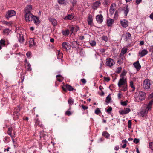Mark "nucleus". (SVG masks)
<instances>
[{
    "label": "nucleus",
    "mask_w": 153,
    "mask_h": 153,
    "mask_svg": "<svg viewBox=\"0 0 153 153\" xmlns=\"http://www.w3.org/2000/svg\"><path fill=\"white\" fill-rule=\"evenodd\" d=\"M16 14L15 11L13 10H9L7 12L6 14V17L8 19L10 17L14 16Z\"/></svg>",
    "instance_id": "obj_3"
},
{
    "label": "nucleus",
    "mask_w": 153,
    "mask_h": 153,
    "mask_svg": "<svg viewBox=\"0 0 153 153\" xmlns=\"http://www.w3.org/2000/svg\"><path fill=\"white\" fill-rule=\"evenodd\" d=\"M101 3L100 1H97L94 3L92 6V8L94 10L97 9L98 7L100 5Z\"/></svg>",
    "instance_id": "obj_15"
},
{
    "label": "nucleus",
    "mask_w": 153,
    "mask_h": 153,
    "mask_svg": "<svg viewBox=\"0 0 153 153\" xmlns=\"http://www.w3.org/2000/svg\"><path fill=\"white\" fill-rule=\"evenodd\" d=\"M96 19L98 23L101 24L103 22V18L102 15L99 14L97 15L96 17Z\"/></svg>",
    "instance_id": "obj_8"
},
{
    "label": "nucleus",
    "mask_w": 153,
    "mask_h": 153,
    "mask_svg": "<svg viewBox=\"0 0 153 153\" xmlns=\"http://www.w3.org/2000/svg\"><path fill=\"white\" fill-rule=\"evenodd\" d=\"M72 113L71 111L69 110L67 111L65 113V114L68 116H70L71 114Z\"/></svg>",
    "instance_id": "obj_50"
},
{
    "label": "nucleus",
    "mask_w": 153,
    "mask_h": 153,
    "mask_svg": "<svg viewBox=\"0 0 153 153\" xmlns=\"http://www.w3.org/2000/svg\"><path fill=\"white\" fill-rule=\"evenodd\" d=\"M33 16L32 13H25L24 15L25 19L26 21L29 22L32 20Z\"/></svg>",
    "instance_id": "obj_4"
},
{
    "label": "nucleus",
    "mask_w": 153,
    "mask_h": 153,
    "mask_svg": "<svg viewBox=\"0 0 153 153\" xmlns=\"http://www.w3.org/2000/svg\"><path fill=\"white\" fill-rule=\"evenodd\" d=\"M127 102L128 101H126L121 102V103L122 105L123 106H126L127 105L126 102Z\"/></svg>",
    "instance_id": "obj_55"
},
{
    "label": "nucleus",
    "mask_w": 153,
    "mask_h": 153,
    "mask_svg": "<svg viewBox=\"0 0 153 153\" xmlns=\"http://www.w3.org/2000/svg\"><path fill=\"white\" fill-rule=\"evenodd\" d=\"M81 81L84 84L86 83V80L84 79H81Z\"/></svg>",
    "instance_id": "obj_64"
},
{
    "label": "nucleus",
    "mask_w": 153,
    "mask_h": 153,
    "mask_svg": "<svg viewBox=\"0 0 153 153\" xmlns=\"http://www.w3.org/2000/svg\"><path fill=\"white\" fill-rule=\"evenodd\" d=\"M3 24H5L7 25H11V23L10 22H8L6 21H4L3 22Z\"/></svg>",
    "instance_id": "obj_56"
},
{
    "label": "nucleus",
    "mask_w": 153,
    "mask_h": 153,
    "mask_svg": "<svg viewBox=\"0 0 153 153\" xmlns=\"http://www.w3.org/2000/svg\"><path fill=\"white\" fill-rule=\"evenodd\" d=\"M148 53V51L146 49L143 50L140 52H139V54L140 56L141 57H143L144 56Z\"/></svg>",
    "instance_id": "obj_17"
},
{
    "label": "nucleus",
    "mask_w": 153,
    "mask_h": 153,
    "mask_svg": "<svg viewBox=\"0 0 153 153\" xmlns=\"http://www.w3.org/2000/svg\"><path fill=\"white\" fill-rule=\"evenodd\" d=\"M126 83H127L126 79H125V78L123 77L122 78H121L120 79L118 85L119 87H120L122 85H123Z\"/></svg>",
    "instance_id": "obj_10"
},
{
    "label": "nucleus",
    "mask_w": 153,
    "mask_h": 153,
    "mask_svg": "<svg viewBox=\"0 0 153 153\" xmlns=\"http://www.w3.org/2000/svg\"><path fill=\"white\" fill-rule=\"evenodd\" d=\"M32 20L33 22L36 24H39L40 22L38 19L35 16L33 15Z\"/></svg>",
    "instance_id": "obj_25"
},
{
    "label": "nucleus",
    "mask_w": 153,
    "mask_h": 153,
    "mask_svg": "<svg viewBox=\"0 0 153 153\" xmlns=\"http://www.w3.org/2000/svg\"><path fill=\"white\" fill-rule=\"evenodd\" d=\"M74 18V16L72 15L68 14L67 16H65L64 18L65 20H71Z\"/></svg>",
    "instance_id": "obj_30"
},
{
    "label": "nucleus",
    "mask_w": 153,
    "mask_h": 153,
    "mask_svg": "<svg viewBox=\"0 0 153 153\" xmlns=\"http://www.w3.org/2000/svg\"><path fill=\"white\" fill-rule=\"evenodd\" d=\"M146 95V94L145 92L143 91H140L137 96V94L134 96L135 100L136 102H141L145 99Z\"/></svg>",
    "instance_id": "obj_1"
},
{
    "label": "nucleus",
    "mask_w": 153,
    "mask_h": 153,
    "mask_svg": "<svg viewBox=\"0 0 153 153\" xmlns=\"http://www.w3.org/2000/svg\"><path fill=\"white\" fill-rule=\"evenodd\" d=\"M71 45L72 48H76L78 47L79 44L77 41H74L71 43Z\"/></svg>",
    "instance_id": "obj_22"
},
{
    "label": "nucleus",
    "mask_w": 153,
    "mask_h": 153,
    "mask_svg": "<svg viewBox=\"0 0 153 153\" xmlns=\"http://www.w3.org/2000/svg\"><path fill=\"white\" fill-rule=\"evenodd\" d=\"M122 69V68L121 67H118L116 70L115 72L117 74H119L121 71Z\"/></svg>",
    "instance_id": "obj_42"
},
{
    "label": "nucleus",
    "mask_w": 153,
    "mask_h": 153,
    "mask_svg": "<svg viewBox=\"0 0 153 153\" xmlns=\"http://www.w3.org/2000/svg\"><path fill=\"white\" fill-rule=\"evenodd\" d=\"M148 111L147 109H143L140 112V114L142 117H144L145 115L147 114Z\"/></svg>",
    "instance_id": "obj_26"
},
{
    "label": "nucleus",
    "mask_w": 153,
    "mask_h": 153,
    "mask_svg": "<svg viewBox=\"0 0 153 153\" xmlns=\"http://www.w3.org/2000/svg\"><path fill=\"white\" fill-rule=\"evenodd\" d=\"M149 146L151 149L153 150V143H149Z\"/></svg>",
    "instance_id": "obj_53"
},
{
    "label": "nucleus",
    "mask_w": 153,
    "mask_h": 153,
    "mask_svg": "<svg viewBox=\"0 0 153 153\" xmlns=\"http://www.w3.org/2000/svg\"><path fill=\"white\" fill-rule=\"evenodd\" d=\"M91 45L92 46H94L96 44V42L94 41H91L90 42Z\"/></svg>",
    "instance_id": "obj_49"
},
{
    "label": "nucleus",
    "mask_w": 153,
    "mask_h": 153,
    "mask_svg": "<svg viewBox=\"0 0 153 153\" xmlns=\"http://www.w3.org/2000/svg\"><path fill=\"white\" fill-rule=\"evenodd\" d=\"M101 39L105 42H107L108 40V38L107 36H103L102 37Z\"/></svg>",
    "instance_id": "obj_46"
},
{
    "label": "nucleus",
    "mask_w": 153,
    "mask_h": 153,
    "mask_svg": "<svg viewBox=\"0 0 153 153\" xmlns=\"http://www.w3.org/2000/svg\"><path fill=\"white\" fill-rule=\"evenodd\" d=\"M62 46L63 48L66 50H68L67 48L70 49L71 48L70 44L65 42H64L62 43Z\"/></svg>",
    "instance_id": "obj_12"
},
{
    "label": "nucleus",
    "mask_w": 153,
    "mask_h": 153,
    "mask_svg": "<svg viewBox=\"0 0 153 153\" xmlns=\"http://www.w3.org/2000/svg\"><path fill=\"white\" fill-rule=\"evenodd\" d=\"M69 104L70 105H72L74 102V100L71 99H69L68 101Z\"/></svg>",
    "instance_id": "obj_45"
},
{
    "label": "nucleus",
    "mask_w": 153,
    "mask_h": 153,
    "mask_svg": "<svg viewBox=\"0 0 153 153\" xmlns=\"http://www.w3.org/2000/svg\"><path fill=\"white\" fill-rule=\"evenodd\" d=\"M153 102V100H151L150 101H149V102L148 104V105L149 106H152Z\"/></svg>",
    "instance_id": "obj_60"
},
{
    "label": "nucleus",
    "mask_w": 153,
    "mask_h": 153,
    "mask_svg": "<svg viewBox=\"0 0 153 153\" xmlns=\"http://www.w3.org/2000/svg\"><path fill=\"white\" fill-rule=\"evenodd\" d=\"M58 2L60 4H64L65 2V1L64 0H58Z\"/></svg>",
    "instance_id": "obj_57"
},
{
    "label": "nucleus",
    "mask_w": 153,
    "mask_h": 153,
    "mask_svg": "<svg viewBox=\"0 0 153 153\" xmlns=\"http://www.w3.org/2000/svg\"><path fill=\"white\" fill-rule=\"evenodd\" d=\"M74 30V28L72 27H71L70 28V31L71 32V34L73 33V31Z\"/></svg>",
    "instance_id": "obj_63"
},
{
    "label": "nucleus",
    "mask_w": 153,
    "mask_h": 153,
    "mask_svg": "<svg viewBox=\"0 0 153 153\" xmlns=\"http://www.w3.org/2000/svg\"><path fill=\"white\" fill-rule=\"evenodd\" d=\"M114 22V20L113 19L110 18L108 19L107 22V26L108 27L111 26Z\"/></svg>",
    "instance_id": "obj_21"
},
{
    "label": "nucleus",
    "mask_w": 153,
    "mask_h": 153,
    "mask_svg": "<svg viewBox=\"0 0 153 153\" xmlns=\"http://www.w3.org/2000/svg\"><path fill=\"white\" fill-rule=\"evenodd\" d=\"M27 70V71H30L31 70V65L30 63L28 64Z\"/></svg>",
    "instance_id": "obj_43"
},
{
    "label": "nucleus",
    "mask_w": 153,
    "mask_h": 153,
    "mask_svg": "<svg viewBox=\"0 0 153 153\" xmlns=\"http://www.w3.org/2000/svg\"><path fill=\"white\" fill-rule=\"evenodd\" d=\"M104 80L106 81H109L110 80V78L109 77H105Z\"/></svg>",
    "instance_id": "obj_62"
},
{
    "label": "nucleus",
    "mask_w": 153,
    "mask_h": 153,
    "mask_svg": "<svg viewBox=\"0 0 153 153\" xmlns=\"http://www.w3.org/2000/svg\"><path fill=\"white\" fill-rule=\"evenodd\" d=\"M123 86L122 87L123 89L122 91H126L127 89V83L125 84L124 85H123Z\"/></svg>",
    "instance_id": "obj_39"
},
{
    "label": "nucleus",
    "mask_w": 153,
    "mask_h": 153,
    "mask_svg": "<svg viewBox=\"0 0 153 153\" xmlns=\"http://www.w3.org/2000/svg\"><path fill=\"white\" fill-rule=\"evenodd\" d=\"M70 2L72 4L73 7H74L77 3L76 0H70Z\"/></svg>",
    "instance_id": "obj_40"
},
{
    "label": "nucleus",
    "mask_w": 153,
    "mask_h": 153,
    "mask_svg": "<svg viewBox=\"0 0 153 153\" xmlns=\"http://www.w3.org/2000/svg\"><path fill=\"white\" fill-rule=\"evenodd\" d=\"M121 25L124 27L126 28L128 26V22L125 19L121 20L120 21Z\"/></svg>",
    "instance_id": "obj_13"
},
{
    "label": "nucleus",
    "mask_w": 153,
    "mask_h": 153,
    "mask_svg": "<svg viewBox=\"0 0 153 153\" xmlns=\"http://www.w3.org/2000/svg\"><path fill=\"white\" fill-rule=\"evenodd\" d=\"M32 7L31 5H28L26 6L24 10L25 13H31Z\"/></svg>",
    "instance_id": "obj_11"
},
{
    "label": "nucleus",
    "mask_w": 153,
    "mask_h": 153,
    "mask_svg": "<svg viewBox=\"0 0 153 153\" xmlns=\"http://www.w3.org/2000/svg\"><path fill=\"white\" fill-rule=\"evenodd\" d=\"M102 135L106 138H108L110 135L107 131L103 132L102 134Z\"/></svg>",
    "instance_id": "obj_32"
},
{
    "label": "nucleus",
    "mask_w": 153,
    "mask_h": 153,
    "mask_svg": "<svg viewBox=\"0 0 153 153\" xmlns=\"http://www.w3.org/2000/svg\"><path fill=\"white\" fill-rule=\"evenodd\" d=\"M112 110V108L110 107L108 108V109L106 111L108 112V113H109Z\"/></svg>",
    "instance_id": "obj_61"
},
{
    "label": "nucleus",
    "mask_w": 153,
    "mask_h": 153,
    "mask_svg": "<svg viewBox=\"0 0 153 153\" xmlns=\"http://www.w3.org/2000/svg\"><path fill=\"white\" fill-rule=\"evenodd\" d=\"M127 73L126 71H125V70L123 69V70L122 73H121L120 75V77L121 78H124V76H125Z\"/></svg>",
    "instance_id": "obj_34"
},
{
    "label": "nucleus",
    "mask_w": 153,
    "mask_h": 153,
    "mask_svg": "<svg viewBox=\"0 0 153 153\" xmlns=\"http://www.w3.org/2000/svg\"><path fill=\"white\" fill-rule=\"evenodd\" d=\"M57 80L59 82H62L63 80V78L60 75H57L56 76Z\"/></svg>",
    "instance_id": "obj_33"
},
{
    "label": "nucleus",
    "mask_w": 153,
    "mask_h": 153,
    "mask_svg": "<svg viewBox=\"0 0 153 153\" xmlns=\"http://www.w3.org/2000/svg\"><path fill=\"white\" fill-rule=\"evenodd\" d=\"M143 87L145 89H149L150 88V82L148 79H146L144 80L143 82Z\"/></svg>",
    "instance_id": "obj_2"
},
{
    "label": "nucleus",
    "mask_w": 153,
    "mask_h": 153,
    "mask_svg": "<svg viewBox=\"0 0 153 153\" xmlns=\"http://www.w3.org/2000/svg\"><path fill=\"white\" fill-rule=\"evenodd\" d=\"M81 107L84 110H85L88 109V107L84 106L83 105H81Z\"/></svg>",
    "instance_id": "obj_59"
},
{
    "label": "nucleus",
    "mask_w": 153,
    "mask_h": 153,
    "mask_svg": "<svg viewBox=\"0 0 153 153\" xmlns=\"http://www.w3.org/2000/svg\"><path fill=\"white\" fill-rule=\"evenodd\" d=\"M62 89L65 92L67 91V90L69 91H72L74 90L73 87L68 84H66L65 85L62 86Z\"/></svg>",
    "instance_id": "obj_6"
},
{
    "label": "nucleus",
    "mask_w": 153,
    "mask_h": 153,
    "mask_svg": "<svg viewBox=\"0 0 153 153\" xmlns=\"http://www.w3.org/2000/svg\"><path fill=\"white\" fill-rule=\"evenodd\" d=\"M125 40L126 41H128L129 39H131V36L129 32H127L125 35Z\"/></svg>",
    "instance_id": "obj_19"
},
{
    "label": "nucleus",
    "mask_w": 153,
    "mask_h": 153,
    "mask_svg": "<svg viewBox=\"0 0 153 153\" xmlns=\"http://www.w3.org/2000/svg\"><path fill=\"white\" fill-rule=\"evenodd\" d=\"M131 121L130 120H129L128 121V127L129 128H131Z\"/></svg>",
    "instance_id": "obj_51"
},
{
    "label": "nucleus",
    "mask_w": 153,
    "mask_h": 153,
    "mask_svg": "<svg viewBox=\"0 0 153 153\" xmlns=\"http://www.w3.org/2000/svg\"><path fill=\"white\" fill-rule=\"evenodd\" d=\"M100 112V111L99 108H97L95 111V114L97 115H98Z\"/></svg>",
    "instance_id": "obj_48"
},
{
    "label": "nucleus",
    "mask_w": 153,
    "mask_h": 153,
    "mask_svg": "<svg viewBox=\"0 0 153 153\" xmlns=\"http://www.w3.org/2000/svg\"><path fill=\"white\" fill-rule=\"evenodd\" d=\"M133 65L137 70H139L141 68V66L140 65L138 61H137L134 63Z\"/></svg>",
    "instance_id": "obj_16"
},
{
    "label": "nucleus",
    "mask_w": 153,
    "mask_h": 153,
    "mask_svg": "<svg viewBox=\"0 0 153 153\" xmlns=\"http://www.w3.org/2000/svg\"><path fill=\"white\" fill-rule=\"evenodd\" d=\"M139 139L135 138L134 139L133 142L136 144H137L139 142Z\"/></svg>",
    "instance_id": "obj_52"
},
{
    "label": "nucleus",
    "mask_w": 153,
    "mask_h": 153,
    "mask_svg": "<svg viewBox=\"0 0 153 153\" xmlns=\"http://www.w3.org/2000/svg\"><path fill=\"white\" fill-rule=\"evenodd\" d=\"M50 21L52 22L54 26H55L57 24L56 20L54 19L51 18L49 19Z\"/></svg>",
    "instance_id": "obj_27"
},
{
    "label": "nucleus",
    "mask_w": 153,
    "mask_h": 153,
    "mask_svg": "<svg viewBox=\"0 0 153 153\" xmlns=\"http://www.w3.org/2000/svg\"><path fill=\"white\" fill-rule=\"evenodd\" d=\"M149 50L150 51L152 52V56L151 59H153V45L150 47L149 49Z\"/></svg>",
    "instance_id": "obj_44"
},
{
    "label": "nucleus",
    "mask_w": 153,
    "mask_h": 153,
    "mask_svg": "<svg viewBox=\"0 0 153 153\" xmlns=\"http://www.w3.org/2000/svg\"><path fill=\"white\" fill-rule=\"evenodd\" d=\"M63 56V54L61 53L60 51H58V53L57 55V58L58 59H61Z\"/></svg>",
    "instance_id": "obj_38"
},
{
    "label": "nucleus",
    "mask_w": 153,
    "mask_h": 153,
    "mask_svg": "<svg viewBox=\"0 0 153 153\" xmlns=\"http://www.w3.org/2000/svg\"><path fill=\"white\" fill-rule=\"evenodd\" d=\"M19 115L20 114L18 112L15 111L13 114L14 117L15 118V119L17 118Z\"/></svg>",
    "instance_id": "obj_37"
},
{
    "label": "nucleus",
    "mask_w": 153,
    "mask_h": 153,
    "mask_svg": "<svg viewBox=\"0 0 153 153\" xmlns=\"http://www.w3.org/2000/svg\"><path fill=\"white\" fill-rule=\"evenodd\" d=\"M125 114H127L128 113L131 111L130 109L128 108H126L125 110H124Z\"/></svg>",
    "instance_id": "obj_54"
},
{
    "label": "nucleus",
    "mask_w": 153,
    "mask_h": 153,
    "mask_svg": "<svg viewBox=\"0 0 153 153\" xmlns=\"http://www.w3.org/2000/svg\"><path fill=\"white\" fill-rule=\"evenodd\" d=\"M7 134L11 136V138H14L15 137V132L12 127H9L8 128Z\"/></svg>",
    "instance_id": "obj_5"
},
{
    "label": "nucleus",
    "mask_w": 153,
    "mask_h": 153,
    "mask_svg": "<svg viewBox=\"0 0 153 153\" xmlns=\"http://www.w3.org/2000/svg\"><path fill=\"white\" fill-rule=\"evenodd\" d=\"M130 85L131 87L133 89V90H135V88L133 85V82L132 81L130 82Z\"/></svg>",
    "instance_id": "obj_47"
},
{
    "label": "nucleus",
    "mask_w": 153,
    "mask_h": 153,
    "mask_svg": "<svg viewBox=\"0 0 153 153\" xmlns=\"http://www.w3.org/2000/svg\"><path fill=\"white\" fill-rule=\"evenodd\" d=\"M129 10V9L128 7V6H127L124 10V13L125 16H127Z\"/></svg>",
    "instance_id": "obj_31"
},
{
    "label": "nucleus",
    "mask_w": 153,
    "mask_h": 153,
    "mask_svg": "<svg viewBox=\"0 0 153 153\" xmlns=\"http://www.w3.org/2000/svg\"><path fill=\"white\" fill-rule=\"evenodd\" d=\"M111 100V97L110 96V95H108L106 97L105 101L107 104H108L110 102Z\"/></svg>",
    "instance_id": "obj_29"
},
{
    "label": "nucleus",
    "mask_w": 153,
    "mask_h": 153,
    "mask_svg": "<svg viewBox=\"0 0 153 153\" xmlns=\"http://www.w3.org/2000/svg\"><path fill=\"white\" fill-rule=\"evenodd\" d=\"M18 39L20 43H22L24 42V38L23 34H19Z\"/></svg>",
    "instance_id": "obj_20"
},
{
    "label": "nucleus",
    "mask_w": 153,
    "mask_h": 153,
    "mask_svg": "<svg viewBox=\"0 0 153 153\" xmlns=\"http://www.w3.org/2000/svg\"><path fill=\"white\" fill-rule=\"evenodd\" d=\"M10 32V30L8 29H4L3 31V33L4 35H7Z\"/></svg>",
    "instance_id": "obj_35"
},
{
    "label": "nucleus",
    "mask_w": 153,
    "mask_h": 153,
    "mask_svg": "<svg viewBox=\"0 0 153 153\" xmlns=\"http://www.w3.org/2000/svg\"><path fill=\"white\" fill-rule=\"evenodd\" d=\"M119 16V12L117 10H116L115 13L114 18L117 19Z\"/></svg>",
    "instance_id": "obj_41"
},
{
    "label": "nucleus",
    "mask_w": 153,
    "mask_h": 153,
    "mask_svg": "<svg viewBox=\"0 0 153 153\" xmlns=\"http://www.w3.org/2000/svg\"><path fill=\"white\" fill-rule=\"evenodd\" d=\"M70 33V31L68 29H66L65 30H62V33L64 36H68Z\"/></svg>",
    "instance_id": "obj_28"
},
{
    "label": "nucleus",
    "mask_w": 153,
    "mask_h": 153,
    "mask_svg": "<svg viewBox=\"0 0 153 153\" xmlns=\"http://www.w3.org/2000/svg\"><path fill=\"white\" fill-rule=\"evenodd\" d=\"M36 43L34 42V40L33 38H30L29 41V46L31 47L33 45H35Z\"/></svg>",
    "instance_id": "obj_24"
},
{
    "label": "nucleus",
    "mask_w": 153,
    "mask_h": 153,
    "mask_svg": "<svg viewBox=\"0 0 153 153\" xmlns=\"http://www.w3.org/2000/svg\"><path fill=\"white\" fill-rule=\"evenodd\" d=\"M5 41L3 39H1L0 41V50L2 48V47L5 46Z\"/></svg>",
    "instance_id": "obj_23"
},
{
    "label": "nucleus",
    "mask_w": 153,
    "mask_h": 153,
    "mask_svg": "<svg viewBox=\"0 0 153 153\" xmlns=\"http://www.w3.org/2000/svg\"><path fill=\"white\" fill-rule=\"evenodd\" d=\"M35 123L36 125H38L39 126L41 127L43 126L42 124L41 123H40L38 119H37L36 120Z\"/></svg>",
    "instance_id": "obj_36"
},
{
    "label": "nucleus",
    "mask_w": 153,
    "mask_h": 153,
    "mask_svg": "<svg viewBox=\"0 0 153 153\" xmlns=\"http://www.w3.org/2000/svg\"><path fill=\"white\" fill-rule=\"evenodd\" d=\"M114 64L113 60L110 58L107 59L106 60V64L107 66L111 67Z\"/></svg>",
    "instance_id": "obj_7"
},
{
    "label": "nucleus",
    "mask_w": 153,
    "mask_h": 153,
    "mask_svg": "<svg viewBox=\"0 0 153 153\" xmlns=\"http://www.w3.org/2000/svg\"><path fill=\"white\" fill-rule=\"evenodd\" d=\"M26 55L28 58H30L31 55V52L30 51L26 53Z\"/></svg>",
    "instance_id": "obj_58"
},
{
    "label": "nucleus",
    "mask_w": 153,
    "mask_h": 153,
    "mask_svg": "<svg viewBox=\"0 0 153 153\" xmlns=\"http://www.w3.org/2000/svg\"><path fill=\"white\" fill-rule=\"evenodd\" d=\"M87 21L89 25H91L92 23V16L91 14H89L88 16V18Z\"/></svg>",
    "instance_id": "obj_18"
},
{
    "label": "nucleus",
    "mask_w": 153,
    "mask_h": 153,
    "mask_svg": "<svg viewBox=\"0 0 153 153\" xmlns=\"http://www.w3.org/2000/svg\"><path fill=\"white\" fill-rule=\"evenodd\" d=\"M128 49L125 47H123L122 49L121 52L120 54V56L121 58L123 56L124 54H125L127 52Z\"/></svg>",
    "instance_id": "obj_14"
},
{
    "label": "nucleus",
    "mask_w": 153,
    "mask_h": 153,
    "mask_svg": "<svg viewBox=\"0 0 153 153\" xmlns=\"http://www.w3.org/2000/svg\"><path fill=\"white\" fill-rule=\"evenodd\" d=\"M116 6V5L115 3H113L111 5L109 11L110 12V14L111 15L113 14L115 10V8Z\"/></svg>",
    "instance_id": "obj_9"
}]
</instances>
